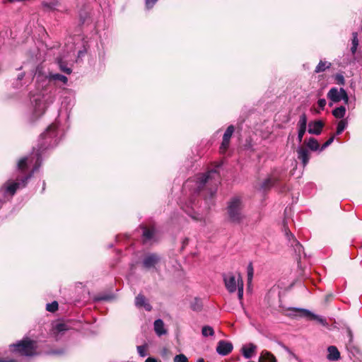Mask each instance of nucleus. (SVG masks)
<instances>
[{
    "instance_id": "obj_1",
    "label": "nucleus",
    "mask_w": 362,
    "mask_h": 362,
    "mask_svg": "<svg viewBox=\"0 0 362 362\" xmlns=\"http://www.w3.org/2000/svg\"><path fill=\"white\" fill-rule=\"evenodd\" d=\"M62 133L59 129L58 123L55 122L49 125L45 132L40 135V146L35 153H33L28 157L21 158L17 164L18 170L24 173L32 168L31 171L23 177L18 176L16 180H8L0 188L5 199H11L19 188L25 187L28 180L41 165L40 153L49 148L56 146L61 139Z\"/></svg>"
},
{
    "instance_id": "obj_2",
    "label": "nucleus",
    "mask_w": 362,
    "mask_h": 362,
    "mask_svg": "<svg viewBox=\"0 0 362 362\" xmlns=\"http://www.w3.org/2000/svg\"><path fill=\"white\" fill-rule=\"evenodd\" d=\"M33 78H36V83L40 91L30 98L29 114L32 120L37 119L44 115L47 107L54 102V95L50 88L52 86L66 85L68 82L66 76L51 72L44 65H38Z\"/></svg>"
},
{
    "instance_id": "obj_3",
    "label": "nucleus",
    "mask_w": 362,
    "mask_h": 362,
    "mask_svg": "<svg viewBox=\"0 0 362 362\" xmlns=\"http://www.w3.org/2000/svg\"><path fill=\"white\" fill-rule=\"evenodd\" d=\"M220 176L216 169H212L204 174H198L188 179L183 185L185 191H189L192 196L199 193L205 186H211L209 190L211 197L216 192Z\"/></svg>"
},
{
    "instance_id": "obj_4",
    "label": "nucleus",
    "mask_w": 362,
    "mask_h": 362,
    "mask_svg": "<svg viewBox=\"0 0 362 362\" xmlns=\"http://www.w3.org/2000/svg\"><path fill=\"white\" fill-rule=\"evenodd\" d=\"M227 215L228 221L231 223L240 225L243 223L245 216L243 211L240 199L234 197L228 202Z\"/></svg>"
},
{
    "instance_id": "obj_5",
    "label": "nucleus",
    "mask_w": 362,
    "mask_h": 362,
    "mask_svg": "<svg viewBox=\"0 0 362 362\" xmlns=\"http://www.w3.org/2000/svg\"><path fill=\"white\" fill-rule=\"evenodd\" d=\"M11 351L21 356H31L36 354V341L25 338L16 344H11Z\"/></svg>"
},
{
    "instance_id": "obj_6",
    "label": "nucleus",
    "mask_w": 362,
    "mask_h": 362,
    "mask_svg": "<svg viewBox=\"0 0 362 362\" xmlns=\"http://www.w3.org/2000/svg\"><path fill=\"white\" fill-rule=\"evenodd\" d=\"M327 97L332 102L329 103L330 106L332 103H339L341 100L344 101L345 104H348L349 100L348 94L343 88H331L327 94Z\"/></svg>"
},
{
    "instance_id": "obj_7",
    "label": "nucleus",
    "mask_w": 362,
    "mask_h": 362,
    "mask_svg": "<svg viewBox=\"0 0 362 362\" xmlns=\"http://www.w3.org/2000/svg\"><path fill=\"white\" fill-rule=\"evenodd\" d=\"M223 281L226 289L230 293H234L239 287V279H242L241 275H235L232 272L223 274Z\"/></svg>"
},
{
    "instance_id": "obj_8",
    "label": "nucleus",
    "mask_w": 362,
    "mask_h": 362,
    "mask_svg": "<svg viewBox=\"0 0 362 362\" xmlns=\"http://www.w3.org/2000/svg\"><path fill=\"white\" fill-rule=\"evenodd\" d=\"M142 228V240L145 244H152L158 240V232L154 227L147 228L144 226Z\"/></svg>"
},
{
    "instance_id": "obj_9",
    "label": "nucleus",
    "mask_w": 362,
    "mask_h": 362,
    "mask_svg": "<svg viewBox=\"0 0 362 362\" xmlns=\"http://www.w3.org/2000/svg\"><path fill=\"white\" fill-rule=\"evenodd\" d=\"M160 261V257L156 253H149L146 255L142 261L143 266L147 269L156 268V264Z\"/></svg>"
},
{
    "instance_id": "obj_10",
    "label": "nucleus",
    "mask_w": 362,
    "mask_h": 362,
    "mask_svg": "<svg viewBox=\"0 0 362 362\" xmlns=\"http://www.w3.org/2000/svg\"><path fill=\"white\" fill-rule=\"evenodd\" d=\"M293 310L298 313V316L300 317H308L312 320H317L319 323H320L322 325H326L327 322L325 318H323L321 316L315 315L312 313L310 310L306 309H300V308H295Z\"/></svg>"
},
{
    "instance_id": "obj_11",
    "label": "nucleus",
    "mask_w": 362,
    "mask_h": 362,
    "mask_svg": "<svg viewBox=\"0 0 362 362\" xmlns=\"http://www.w3.org/2000/svg\"><path fill=\"white\" fill-rule=\"evenodd\" d=\"M233 132L234 127L233 125H230L229 127H228L223 134V141L220 146L221 153H224L228 149L230 144V140Z\"/></svg>"
},
{
    "instance_id": "obj_12",
    "label": "nucleus",
    "mask_w": 362,
    "mask_h": 362,
    "mask_svg": "<svg viewBox=\"0 0 362 362\" xmlns=\"http://www.w3.org/2000/svg\"><path fill=\"white\" fill-rule=\"evenodd\" d=\"M233 349V344L225 340L219 341L216 346V352L221 356H226L229 354Z\"/></svg>"
},
{
    "instance_id": "obj_13",
    "label": "nucleus",
    "mask_w": 362,
    "mask_h": 362,
    "mask_svg": "<svg viewBox=\"0 0 362 362\" xmlns=\"http://www.w3.org/2000/svg\"><path fill=\"white\" fill-rule=\"evenodd\" d=\"M324 123L321 120H315L308 124V132L309 134L320 135L322 131Z\"/></svg>"
},
{
    "instance_id": "obj_14",
    "label": "nucleus",
    "mask_w": 362,
    "mask_h": 362,
    "mask_svg": "<svg viewBox=\"0 0 362 362\" xmlns=\"http://www.w3.org/2000/svg\"><path fill=\"white\" fill-rule=\"evenodd\" d=\"M195 207H197V205L192 198L190 199L189 203H187L185 206H182V209L193 219L199 220L200 218L199 217V215L197 216L196 212L194 211Z\"/></svg>"
},
{
    "instance_id": "obj_15",
    "label": "nucleus",
    "mask_w": 362,
    "mask_h": 362,
    "mask_svg": "<svg viewBox=\"0 0 362 362\" xmlns=\"http://www.w3.org/2000/svg\"><path fill=\"white\" fill-rule=\"evenodd\" d=\"M25 74L23 72H21L18 75L16 81L13 83L16 88H21L23 86H26L30 82V77L26 78H25Z\"/></svg>"
},
{
    "instance_id": "obj_16",
    "label": "nucleus",
    "mask_w": 362,
    "mask_h": 362,
    "mask_svg": "<svg viewBox=\"0 0 362 362\" xmlns=\"http://www.w3.org/2000/svg\"><path fill=\"white\" fill-rule=\"evenodd\" d=\"M135 305L137 308H144L147 311H151V305L147 302L146 298L142 294H139L135 298Z\"/></svg>"
},
{
    "instance_id": "obj_17",
    "label": "nucleus",
    "mask_w": 362,
    "mask_h": 362,
    "mask_svg": "<svg viewBox=\"0 0 362 362\" xmlns=\"http://www.w3.org/2000/svg\"><path fill=\"white\" fill-rule=\"evenodd\" d=\"M298 158L302 161L303 166H305L310 160L309 151L308 149L299 147L297 149Z\"/></svg>"
},
{
    "instance_id": "obj_18",
    "label": "nucleus",
    "mask_w": 362,
    "mask_h": 362,
    "mask_svg": "<svg viewBox=\"0 0 362 362\" xmlns=\"http://www.w3.org/2000/svg\"><path fill=\"white\" fill-rule=\"evenodd\" d=\"M328 354L327 358L330 361H336L340 358V353L334 346H329L327 348Z\"/></svg>"
},
{
    "instance_id": "obj_19",
    "label": "nucleus",
    "mask_w": 362,
    "mask_h": 362,
    "mask_svg": "<svg viewBox=\"0 0 362 362\" xmlns=\"http://www.w3.org/2000/svg\"><path fill=\"white\" fill-rule=\"evenodd\" d=\"M276 357L269 351L263 350L260 353L259 362H276Z\"/></svg>"
},
{
    "instance_id": "obj_20",
    "label": "nucleus",
    "mask_w": 362,
    "mask_h": 362,
    "mask_svg": "<svg viewBox=\"0 0 362 362\" xmlns=\"http://www.w3.org/2000/svg\"><path fill=\"white\" fill-rule=\"evenodd\" d=\"M154 330L159 337L165 334L167 331L165 329L164 323L162 320L158 319L154 322Z\"/></svg>"
},
{
    "instance_id": "obj_21",
    "label": "nucleus",
    "mask_w": 362,
    "mask_h": 362,
    "mask_svg": "<svg viewBox=\"0 0 362 362\" xmlns=\"http://www.w3.org/2000/svg\"><path fill=\"white\" fill-rule=\"evenodd\" d=\"M256 349L257 346L254 344L250 343L247 346L242 348V354L245 358H250Z\"/></svg>"
},
{
    "instance_id": "obj_22",
    "label": "nucleus",
    "mask_w": 362,
    "mask_h": 362,
    "mask_svg": "<svg viewBox=\"0 0 362 362\" xmlns=\"http://www.w3.org/2000/svg\"><path fill=\"white\" fill-rule=\"evenodd\" d=\"M277 182V180L276 178L269 177L265 179L260 185V189L265 191L270 189L272 186H274Z\"/></svg>"
},
{
    "instance_id": "obj_23",
    "label": "nucleus",
    "mask_w": 362,
    "mask_h": 362,
    "mask_svg": "<svg viewBox=\"0 0 362 362\" xmlns=\"http://www.w3.org/2000/svg\"><path fill=\"white\" fill-rule=\"evenodd\" d=\"M286 235L289 241H291V240H293L294 245L292 243V245L294 247L296 252H298V255H300L301 250H303V246L299 243V242H298L296 240L295 237L291 233L286 231Z\"/></svg>"
},
{
    "instance_id": "obj_24",
    "label": "nucleus",
    "mask_w": 362,
    "mask_h": 362,
    "mask_svg": "<svg viewBox=\"0 0 362 362\" xmlns=\"http://www.w3.org/2000/svg\"><path fill=\"white\" fill-rule=\"evenodd\" d=\"M305 144L311 151H315L320 149L317 140L313 137H310L305 141Z\"/></svg>"
},
{
    "instance_id": "obj_25",
    "label": "nucleus",
    "mask_w": 362,
    "mask_h": 362,
    "mask_svg": "<svg viewBox=\"0 0 362 362\" xmlns=\"http://www.w3.org/2000/svg\"><path fill=\"white\" fill-rule=\"evenodd\" d=\"M346 111V107L343 105H341L332 110V115L337 119H342L345 116Z\"/></svg>"
},
{
    "instance_id": "obj_26",
    "label": "nucleus",
    "mask_w": 362,
    "mask_h": 362,
    "mask_svg": "<svg viewBox=\"0 0 362 362\" xmlns=\"http://www.w3.org/2000/svg\"><path fill=\"white\" fill-rule=\"evenodd\" d=\"M331 63L327 61L321 60L319 64L317 65L315 69V73L323 72L325 70L329 69L331 67Z\"/></svg>"
},
{
    "instance_id": "obj_27",
    "label": "nucleus",
    "mask_w": 362,
    "mask_h": 362,
    "mask_svg": "<svg viewBox=\"0 0 362 362\" xmlns=\"http://www.w3.org/2000/svg\"><path fill=\"white\" fill-rule=\"evenodd\" d=\"M58 1H53L50 2L42 1V6L47 11H54L56 9V7L58 6Z\"/></svg>"
},
{
    "instance_id": "obj_28",
    "label": "nucleus",
    "mask_w": 362,
    "mask_h": 362,
    "mask_svg": "<svg viewBox=\"0 0 362 362\" xmlns=\"http://www.w3.org/2000/svg\"><path fill=\"white\" fill-rule=\"evenodd\" d=\"M68 329V327L64 323H58L53 328V332L57 337L64 331Z\"/></svg>"
},
{
    "instance_id": "obj_29",
    "label": "nucleus",
    "mask_w": 362,
    "mask_h": 362,
    "mask_svg": "<svg viewBox=\"0 0 362 362\" xmlns=\"http://www.w3.org/2000/svg\"><path fill=\"white\" fill-rule=\"evenodd\" d=\"M347 121L346 119H341L337 124V135L341 134L347 126Z\"/></svg>"
},
{
    "instance_id": "obj_30",
    "label": "nucleus",
    "mask_w": 362,
    "mask_h": 362,
    "mask_svg": "<svg viewBox=\"0 0 362 362\" xmlns=\"http://www.w3.org/2000/svg\"><path fill=\"white\" fill-rule=\"evenodd\" d=\"M307 122H308L307 116L305 113H303L302 115H300V116L299 117V120L297 124L298 128L306 129Z\"/></svg>"
},
{
    "instance_id": "obj_31",
    "label": "nucleus",
    "mask_w": 362,
    "mask_h": 362,
    "mask_svg": "<svg viewBox=\"0 0 362 362\" xmlns=\"http://www.w3.org/2000/svg\"><path fill=\"white\" fill-rule=\"evenodd\" d=\"M202 334L205 337L209 336L212 337L214 335V331L211 326H204L202 329Z\"/></svg>"
},
{
    "instance_id": "obj_32",
    "label": "nucleus",
    "mask_w": 362,
    "mask_h": 362,
    "mask_svg": "<svg viewBox=\"0 0 362 362\" xmlns=\"http://www.w3.org/2000/svg\"><path fill=\"white\" fill-rule=\"evenodd\" d=\"M147 348L148 346L146 344L137 346L138 354H139L140 356L145 357L148 355Z\"/></svg>"
},
{
    "instance_id": "obj_33",
    "label": "nucleus",
    "mask_w": 362,
    "mask_h": 362,
    "mask_svg": "<svg viewBox=\"0 0 362 362\" xmlns=\"http://www.w3.org/2000/svg\"><path fill=\"white\" fill-rule=\"evenodd\" d=\"M58 64H59V69L62 71H63L67 74H70L71 73V71H72L71 69L69 67H67L66 65H65L64 63L62 60H59L58 62Z\"/></svg>"
},
{
    "instance_id": "obj_34",
    "label": "nucleus",
    "mask_w": 362,
    "mask_h": 362,
    "mask_svg": "<svg viewBox=\"0 0 362 362\" xmlns=\"http://www.w3.org/2000/svg\"><path fill=\"white\" fill-rule=\"evenodd\" d=\"M58 309V303L57 301H53L51 303H47L46 305V310L49 312L54 313Z\"/></svg>"
},
{
    "instance_id": "obj_35",
    "label": "nucleus",
    "mask_w": 362,
    "mask_h": 362,
    "mask_svg": "<svg viewBox=\"0 0 362 362\" xmlns=\"http://www.w3.org/2000/svg\"><path fill=\"white\" fill-rule=\"evenodd\" d=\"M253 267L252 263H250L247 266V281L248 284H250L253 278Z\"/></svg>"
},
{
    "instance_id": "obj_36",
    "label": "nucleus",
    "mask_w": 362,
    "mask_h": 362,
    "mask_svg": "<svg viewBox=\"0 0 362 362\" xmlns=\"http://www.w3.org/2000/svg\"><path fill=\"white\" fill-rule=\"evenodd\" d=\"M239 287H238V296L240 300L243 299V279H239Z\"/></svg>"
},
{
    "instance_id": "obj_37",
    "label": "nucleus",
    "mask_w": 362,
    "mask_h": 362,
    "mask_svg": "<svg viewBox=\"0 0 362 362\" xmlns=\"http://www.w3.org/2000/svg\"><path fill=\"white\" fill-rule=\"evenodd\" d=\"M334 79L336 81V83L338 85H344L345 84V79L344 76L341 74H337L334 76Z\"/></svg>"
},
{
    "instance_id": "obj_38",
    "label": "nucleus",
    "mask_w": 362,
    "mask_h": 362,
    "mask_svg": "<svg viewBox=\"0 0 362 362\" xmlns=\"http://www.w3.org/2000/svg\"><path fill=\"white\" fill-rule=\"evenodd\" d=\"M174 362H188L187 356L182 354L176 355L173 359Z\"/></svg>"
},
{
    "instance_id": "obj_39",
    "label": "nucleus",
    "mask_w": 362,
    "mask_h": 362,
    "mask_svg": "<svg viewBox=\"0 0 362 362\" xmlns=\"http://www.w3.org/2000/svg\"><path fill=\"white\" fill-rule=\"evenodd\" d=\"M334 140V136H332L325 143L322 144V146L320 147V151H322L325 150L326 148H327Z\"/></svg>"
},
{
    "instance_id": "obj_40",
    "label": "nucleus",
    "mask_w": 362,
    "mask_h": 362,
    "mask_svg": "<svg viewBox=\"0 0 362 362\" xmlns=\"http://www.w3.org/2000/svg\"><path fill=\"white\" fill-rule=\"evenodd\" d=\"M306 129L305 128H298V141L299 143L302 141Z\"/></svg>"
},
{
    "instance_id": "obj_41",
    "label": "nucleus",
    "mask_w": 362,
    "mask_h": 362,
    "mask_svg": "<svg viewBox=\"0 0 362 362\" xmlns=\"http://www.w3.org/2000/svg\"><path fill=\"white\" fill-rule=\"evenodd\" d=\"M158 0H146L145 4L146 7L149 9L151 8L157 2Z\"/></svg>"
},
{
    "instance_id": "obj_42",
    "label": "nucleus",
    "mask_w": 362,
    "mask_h": 362,
    "mask_svg": "<svg viewBox=\"0 0 362 362\" xmlns=\"http://www.w3.org/2000/svg\"><path fill=\"white\" fill-rule=\"evenodd\" d=\"M326 104H327V101L325 98L319 99L317 101V105H318V107L320 108V110H324Z\"/></svg>"
},
{
    "instance_id": "obj_43",
    "label": "nucleus",
    "mask_w": 362,
    "mask_h": 362,
    "mask_svg": "<svg viewBox=\"0 0 362 362\" xmlns=\"http://www.w3.org/2000/svg\"><path fill=\"white\" fill-rule=\"evenodd\" d=\"M201 307H202V305H201L199 300L197 299H195V303L192 305V308L194 310H199L201 308Z\"/></svg>"
},
{
    "instance_id": "obj_44",
    "label": "nucleus",
    "mask_w": 362,
    "mask_h": 362,
    "mask_svg": "<svg viewBox=\"0 0 362 362\" xmlns=\"http://www.w3.org/2000/svg\"><path fill=\"white\" fill-rule=\"evenodd\" d=\"M352 45H358V34L357 33H353L352 34Z\"/></svg>"
},
{
    "instance_id": "obj_45",
    "label": "nucleus",
    "mask_w": 362,
    "mask_h": 362,
    "mask_svg": "<svg viewBox=\"0 0 362 362\" xmlns=\"http://www.w3.org/2000/svg\"><path fill=\"white\" fill-rule=\"evenodd\" d=\"M145 362H158L157 359L153 357H148L146 359Z\"/></svg>"
},
{
    "instance_id": "obj_46",
    "label": "nucleus",
    "mask_w": 362,
    "mask_h": 362,
    "mask_svg": "<svg viewBox=\"0 0 362 362\" xmlns=\"http://www.w3.org/2000/svg\"><path fill=\"white\" fill-rule=\"evenodd\" d=\"M357 47H358V45H352L351 47V52L353 54H354L356 52V49H357Z\"/></svg>"
},
{
    "instance_id": "obj_47",
    "label": "nucleus",
    "mask_w": 362,
    "mask_h": 362,
    "mask_svg": "<svg viewBox=\"0 0 362 362\" xmlns=\"http://www.w3.org/2000/svg\"><path fill=\"white\" fill-rule=\"evenodd\" d=\"M0 362H17V361L15 360H13V359H8V360L0 359Z\"/></svg>"
},
{
    "instance_id": "obj_48",
    "label": "nucleus",
    "mask_w": 362,
    "mask_h": 362,
    "mask_svg": "<svg viewBox=\"0 0 362 362\" xmlns=\"http://www.w3.org/2000/svg\"><path fill=\"white\" fill-rule=\"evenodd\" d=\"M348 334L350 338V341H351L352 340V333H351V330H348Z\"/></svg>"
},
{
    "instance_id": "obj_49",
    "label": "nucleus",
    "mask_w": 362,
    "mask_h": 362,
    "mask_svg": "<svg viewBox=\"0 0 362 362\" xmlns=\"http://www.w3.org/2000/svg\"><path fill=\"white\" fill-rule=\"evenodd\" d=\"M197 362H204V358H199V359L197 361Z\"/></svg>"
},
{
    "instance_id": "obj_50",
    "label": "nucleus",
    "mask_w": 362,
    "mask_h": 362,
    "mask_svg": "<svg viewBox=\"0 0 362 362\" xmlns=\"http://www.w3.org/2000/svg\"><path fill=\"white\" fill-rule=\"evenodd\" d=\"M54 354H62V351H54Z\"/></svg>"
},
{
    "instance_id": "obj_51",
    "label": "nucleus",
    "mask_w": 362,
    "mask_h": 362,
    "mask_svg": "<svg viewBox=\"0 0 362 362\" xmlns=\"http://www.w3.org/2000/svg\"><path fill=\"white\" fill-rule=\"evenodd\" d=\"M103 300H107V297H104V298H102Z\"/></svg>"
}]
</instances>
